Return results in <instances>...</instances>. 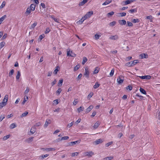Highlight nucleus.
Here are the masks:
<instances>
[{
    "mask_svg": "<svg viewBox=\"0 0 160 160\" xmlns=\"http://www.w3.org/2000/svg\"><path fill=\"white\" fill-rule=\"evenodd\" d=\"M80 68V65H77L74 68V71H76L78 70Z\"/></svg>",
    "mask_w": 160,
    "mask_h": 160,
    "instance_id": "nucleus-51",
    "label": "nucleus"
},
{
    "mask_svg": "<svg viewBox=\"0 0 160 160\" xmlns=\"http://www.w3.org/2000/svg\"><path fill=\"white\" fill-rule=\"evenodd\" d=\"M80 140H78L72 142H70V145L73 146L77 144H79L80 142Z\"/></svg>",
    "mask_w": 160,
    "mask_h": 160,
    "instance_id": "nucleus-13",
    "label": "nucleus"
},
{
    "mask_svg": "<svg viewBox=\"0 0 160 160\" xmlns=\"http://www.w3.org/2000/svg\"><path fill=\"white\" fill-rule=\"evenodd\" d=\"M63 82V79H61L59 80V82L58 83V86L60 87L61 86Z\"/></svg>",
    "mask_w": 160,
    "mask_h": 160,
    "instance_id": "nucleus-35",
    "label": "nucleus"
},
{
    "mask_svg": "<svg viewBox=\"0 0 160 160\" xmlns=\"http://www.w3.org/2000/svg\"><path fill=\"white\" fill-rule=\"evenodd\" d=\"M41 124L40 122H38L36 123L34 125V126L33 127H39L40 126H41Z\"/></svg>",
    "mask_w": 160,
    "mask_h": 160,
    "instance_id": "nucleus-54",
    "label": "nucleus"
},
{
    "mask_svg": "<svg viewBox=\"0 0 160 160\" xmlns=\"http://www.w3.org/2000/svg\"><path fill=\"white\" fill-rule=\"evenodd\" d=\"M112 0H106L102 4V5H106L112 2Z\"/></svg>",
    "mask_w": 160,
    "mask_h": 160,
    "instance_id": "nucleus-20",
    "label": "nucleus"
},
{
    "mask_svg": "<svg viewBox=\"0 0 160 160\" xmlns=\"http://www.w3.org/2000/svg\"><path fill=\"white\" fill-rule=\"evenodd\" d=\"M69 138V137L68 136H64V137H62L61 138V140L62 141V140H67Z\"/></svg>",
    "mask_w": 160,
    "mask_h": 160,
    "instance_id": "nucleus-43",
    "label": "nucleus"
},
{
    "mask_svg": "<svg viewBox=\"0 0 160 160\" xmlns=\"http://www.w3.org/2000/svg\"><path fill=\"white\" fill-rule=\"evenodd\" d=\"M116 23V21H113L109 23V25L111 27L114 26Z\"/></svg>",
    "mask_w": 160,
    "mask_h": 160,
    "instance_id": "nucleus-49",
    "label": "nucleus"
},
{
    "mask_svg": "<svg viewBox=\"0 0 160 160\" xmlns=\"http://www.w3.org/2000/svg\"><path fill=\"white\" fill-rule=\"evenodd\" d=\"M6 2L5 1H3L1 5L0 6V8H3L5 5Z\"/></svg>",
    "mask_w": 160,
    "mask_h": 160,
    "instance_id": "nucleus-53",
    "label": "nucleus"
},
{
    "mask_svg": "<svg viewBox=\"0 0 160 160\" xmlns=\"http://www.w3.org/2000/svg\"><path fill=\"white\" fill-rule=\"evenodd\" d=\"M137 12V9L136 8L131 9L129 11V12L131 13H132L134 12Z\"/></svg>",
    "mask_w": 160,
    "mask_h": 160,
    "instance_id": "nucleus-28",
    "label": "nucleus"
},
{
    "mask_svg": "<svg viewBox=\"0 0 160 160\" xmlns=\"http://www.w3.org/2000/svg\"><path fill=\"white\" fill-rule=\"evenodd\" d=\"M146 56H147V55L144 53H142L140 55V56L141 58H146Z\"/></svg>",
    "mask_w": 160,
    "mask_h": 160,
    "instance_id": "nucleus-33",
    "label": "nucleus"
},
{
    "mask_svg": "<svg viewBox=\"0 0 160 160\" xmlns=\"http://www.w3.org/2000/svg\"><path fill=\"white\" fill-rule=\"evenodd\" d=\"M100 86V84L98 82H96L95 84L93 86V88L96 89L98 88Z\"/></svg>",
    "mask_w": 160,
    "mask_h": 160,
    "instance_id": "nucleus-42",
    "label": "nucleus"
},
{
    "mask_svg": "<svg viewBox=\"0 0 160 160\" xmlns=\"http://www.w3.org/2000/svg\"><path fill=\"white\" fill-rule=\"evenodd\" d=\"M36 130V128L34 127H33L31 128L30 130V132L32 134H33L35 132Z\"/></svg>",
    "mask_w": 160,
    "mask_h": 160,
    "instance_id": "nucleus-18",
    "label": "nucleus"
},
{
    "mask_svg": "<svg viewBox=\"0 0 160 160\" xmlns=\"http://www.w3.org/2000/svg\"><path fill=\"white\" fill-rule=\"evenodd\" d=\"M127 26L128 27H132L133 26L132 23L129 21L127 22Z\"/></svg>",
    "mask_w": 160,
    "mask_h": 160,
    "instance_id": "nucleus-50",
    "label": "nucleus"
},
{
    "mask_svg": "<svg viewBox=\"0 0 160 160\" xmlns=\"http://www.w3.org/2000/svg\"><path fill=\"white\" fill-rule=\"evenodd\" d=\"M35 4H32L30 5V7L29 8L30 9L32 10V11H34L35 9Z\"/></svg>",
    "mask_w": 160,
    "mask_h": 160,
    "instance_id": "nucleus-16",
    "label": "nucleus"
},
{
    "mask_svg": "<svg viewBox=\"0 0 160 160\" xmlns=\"http://www.w3.org/2000/svg\"><path fill=\"white\" fill-rule=\"evenodd\" d=\"M118 22L119 24L121 25H125L126 24V21L124 20H120L118 21Z\"/></svg>",
    "mask_w": 160,
    "mask_h": 160,
    "instance_id": "nucleus-9",
    "label": "nucleus"
},
{
    "mask_svg": "<svg viewBox=\"0 0 160 160\" xmlns=\"http://www.w3.org/2000/svg\"><path fill=\"white\" fill-rule=\"evenodd\" d=\"M114 72V68H113L111 70V72L109 74V75H110V77H112L113 75Z\"/></svg>",
    "mask_w": 160,
    "mask_h": 160,
    "instance_id": "nucleus-44",
    "label": "nucleus"
},
{
    "mask_svg": "<svg viewBox=\"0 0 160 160\" xmlns=\"http://www.w3.org/2000/svg\"><path fill=\"white\" fill-rule=\"evenodd\" d=\"M37 22H35L32 24L31 25L29 28L30 29H34V28L37 26Z\"/></svg>",
    "mask_w": 160,
    "mask_h": 160,
    "instance_id": "nucleus-17",
    "label": "nucleus"
},
{
    "mask_svg": "<svg viewBox=\"0 0 160 160\" xmlns=\"http://www.w3.org/2000/svg\"><path fill=\"white\" fill-rule=\"evenodd\" d=\"M16 127V124L14 123H12L11 124L10 126V128L11 129H13Z\"/></svg>",
    "mask_w": 160,
    "mask_h": 160,
    "instance_id": "nucleus-40",
    "label": "nucleus"
},
{
    "mask_svg": "<svg viewBox=\"0 0 160 160\" xmlns=\"http://www.w3.org/2000/svg\"><path fill=\"white\" fill-rule=\"evenodd\" d=\"M78 153H79L78 152H73L72 153V157H74L75 156H77Z\"/></svg>",
    "mask_w": 160,
    "mask_h": 160,
    "instance_id": "nucleus-62",
    "label": "nucleus"
},
{
    "mask_svg": "<svg viewBox=\"0 0 160 160\" xmlns=\"http://www.w3.org/2000/svg\"><path fill=\"white\" fill-rule=\"evenodd\" d=\"M5 42H2L0 43V49H1L5 45Z\"/></svg>",
    "mask_w": 160,
    "mask_h": 160,
    "instance_id": "nucleus-31",
    "label": "nucleus"
},
{
    "mask_svg": "<svg viewBox=\"0 0 160 160\" xmlns=\"http://www.w3.org/2000/svg\"><path fill=\"white\" fill-rule=\"evenodd\" d=\"M49 17H50V18L52 19L55 22L58 23L60 22L59 20L58 19L56 18H55L53 16L50 15Z\"/></svg>",
    "mask_w": 160,
    "mask_h": 160,
    "instance_id": "nucleus-11",
    "label": "nucleus"
},
{
    "mask_svg": "<svg viewBox=\"0 0 160 160\" xmlns=\"http://www.w3.org/2000/svg\"><path fill=\"white\" fill-rule=\"evenodd\" d=\"M33 137H30L26 140V142L28 143L32 142L33 140Z\"/></svg>",
    "mask_w": 160,
    "mask_h": 160,
    "instance_id": "nucleus-21",
    "label": "nucleus"
},
{
    "mask_svg": "<svg viewBox=\"0 0 160 160\" xmlns=\"http://www.w3.org/2000/svg\"><path fill=\"white\" fill-rule=\"evenodd\" d=\"M93 92H91L88 96L87 98L88 99H90V98L92 97V96L93 95Z\"/></svg>",
    "mask_w": 160,
    "mask_h": 160,
    "instance_id": "nucleus-36",
    "label": "nucleus"
},
{
    "mask_svg": "<svg viewBox=\"0 0 160 160\" xmlns=\"http://www.w3.org/2000/svg\"><path fill=\"white\" fill-rule=\"evenodd\" d=\"M14 72V70L13 69L11 70L9 72V76L10 77L13 74Z\"/></svg>",
    "mask_w": 160,
    "mask_h": 160,
    "instance_id": "nucleus-56",
    "label": "nucleus"
},
{
    "mask_svg": "<svg viewBox=\"0 0 160 160\" xmlns=\"http://www.w3.org/2000/svg\"><path fill=\"white\" fill-rule=\"evenodd\" d=\"M113 143V142L111 141L110 142H109L105 144V146L106 147H108L110 145H112Z\"/></svg>",
    "mask_w": 160,
    "mask_h": 160,
    "instance_id": "nucleus-48",
    "label": "nucleus"
},
{
    "mask_svg": "<svg viewBox=\"0 0 160 160\" xmlns=\"http://www.w3.org/2000/svg\"><path fill=\"white\" fill-rule=\"evenodd\" d=\"M114 13V12L112 11L108 13L107 14V16L108 17H109L110 16L113 15Z\"/></svg>",
    "mask_w": 160,
    "mask_h": 160,
    "instance_id": "nucleus-24",
    "label": "nucleus"
},
{
    "mask_svg": "<svg viewBox=\"0 0 160 160\" xmlns=\"http://www.w3.org/2000/svg\"><path fill=\"white\" fill-rule=\"evenodd\" d=\"M103 141V139L101 138L96 140L94 143L96 145H98L100 143H101Z\"/></svg>",
    "mask_w": 160,
    "mask_h": 160,
    "instance_id": "nucleus-6",
    "label": "nucleus"
},
{
    "mask_svg": "<svg viewBox=\"0 0 160 160\" xmlns=\"http://www.w3.org/2000/svg\"><path fill=\"white\" fill-rule=\"evenodd\" d=\"M139 22V20L138 19H133L132 21V22L134 23H136L137 22Z\"/></svg>",
    "mask_w": 160,
    "mask_h": 160,
    "instance_id": "nucleus-57",
    "label": "nucleus"
},
{
    "mask_svg": "<svg viewBox=\"0 0 160 160\" xmlns=\"http://www.w3.org/2000/svg\"><path fill=\"white\" fill-rule=\"evenodd\" d=\"M84 21V20L82 18L81 19H80L77 22V23L78 24H81L82 23H83Z\"/></svg>",
    "mask_w": 160,
    "mask_h": 160,
    "instance_id": "nucleus-41",
    "label": "nucleus"
},
{
    "mask_svg": "<svg viewBox=\"0 0 160 160\" xmlns=\"http://www.w3.org/2000/svg\"><path fill=\"white\" fill-rule=\"evenodd\" d=\"M55 150V148H46L45 149L46 151L47 152H49V151H54V150Z\"/></svg>",
    "mask_w": 160,
    "mask_h": 160,
    "instance_id": "nucleus-27",
    "label": "nucleus"
},
{
    "mask_svg": "<svg viewBox=\"0 0 160 160\" xmlns=\"http://www.w3.org/2000/svg\"><path fill=\"white\" fill-rule=\"evenodd\" d=\"M30 90V88L28 87L26 88V89L24 92V93L25 94H27Z\"/></svg>",
    "mask_w": 160,
    "mask_h": 160,
    "instance_id": "nucleus-38",
    "label": "nucleus"
},
{
    "mask_svg": "<svg viewBox=\"0 0 160 160\" xmlns=\"http://www.w3.org/2000/svg\"><path fill=\"white\" fill-rule=\"evenodd\" d=\"M87 58L85 57H84L83 58L82 61V64L84 65L85 64V63L87 61Z\"/></svg>",
    "mask_w": 160,
    "mask_h": 160,
    "instance_id": "nucleus-45",
    "label": "nucleus"
},
{
    "mask_svg": "<svg viewBox=\"0 0 160 160\" xmlns=\"http://www.w3.org/2000/svg\"><path fill=\"white\" fill-rule=\"evenodd\" d=\"M20 76H21L20 72V71H18L17 72V75L16 76V79L17 80L19 78Z\"/></svg>",
    "mask_w": 160,
    "mask_h": 160,
    "instance_id": "nucleus-29",
    "label": "nucleus"
},
{
    "mask_svg": "<svg viewBox=\"0 0 160 160\" xmlns=\"http://www.w3.org/2000/svg\"><path fill=\"white\" fill-rule=\"evenodd\" d=\"M124 4L126 5L130 3L129 0H127L125 1L124 2Z\"/></svg>",
    "mask_w": 160,
    "mask_h": 160,
    "instance_id": "nucleus-59",
    "label": "nucleus"
},
{
    "mask_svg": "<svg viewBox=\"0 0 160 160\" xmlns=\"http://www.w3.org/2000/svg\"><path fill=\"white\" fill-rule=\"evenodd\" d=\"M51 121L50 119H47L44 125V127L45 128H47L48 125L51 123Z\"/></svg>",
    "mask_w": 160,
    "mask_h": 160,
    "instance_id": "nucleus-12",
    "label": "nucleus"
},
{
    "mask_svg": "<svg viewBox=\"0 0 160 160\" xmlns=\"http://www.w3.org/2000/svg\"><path fill=\"white\" fill-rule=\"evenodd\" d=\"M32 11V10L30 9L29 8H28L26 10V11L25 12V14L27 16H28L30 14Z\"/></svg>",
    "mask_w": 160,
    "mask_h": 160,
    "instance_id": "nucleus-10",
    "label": "nucleus"
},
{
    "mask_svg": "<svg viewBox=\"0 0 160 160\" xmlns=\"http://www.w3.org/2000/svg\"><path fill=\"white\" fill-rule=\"evenodd\" d=\"M6 17V15H4L1 18H0V24L1 23L2 21Z\"/></svg>",
    "mask_w": 160,
    "mask_h": 160,
    "instance_id": "nucleus-30",
    "label": "nucleus"
},
{
    "mask_svg": "<svg viewBox=\"0 0 160 160\" xmlns=\"http://www.w3.org/2000/svg\"><path fill=\"white\" fill-rule=\"evenodd\" d=\"M100 124L98 121H97L94 124L93 128L94 129H96L99 125Z\"/></svg>",
    "mask_w": 160,
    "mask_h": 160,
    "instance_id": "nucleus-19",
    "label": "nucleus"
},
{
    "mask_svg": "<svg viewBox=\"0 0 160 160\" xmlns=\"http://www.w3.org/2000/svg\"><path fill=\"white\" fill-rule=\"evenodd\" d=\"M121 17L125 16L126 15V13L125 12H120L118 13Z\"/></svg>",
    "mask_w": 160,
    "mask_h": 160,
    "instance_id": "nucleus-55",
    "label": "nucleus"
},
{
    "mask_svg": "<svg viewBox=\"0 0 160 160\" xmlns=\"http://www.w3.org/2000/svg\"><path fill=\"white\" fill-rule=\"evenodd\" d=\"M95 39H98L99 38L101 37V35H98V34H96L95 35Z\"/></svg>",
    "mask_w": 160,
    "mask_h": 160,
    "instance_id": "nucleus-63",
    "label": "nucleus"
},
{
    "mask_svg": "<svg viewBox=\"0 0 160 160\" xmlns=\"http://www.w3.org/2000/svg\"><path fill=\"white\" fill-rule=\"evenodd\" d=\"M131 65L132 66L135 65L138 62V61L137 60H135L133 61H131Z\"/></svg>",
    "mask_w": 160,
    "mask_h": 160,
    "instance_id": "nucleus-26",
    "label": "nucleus"
},
{
    "mask_svg": "<svg viewBox=\"0 0 160 160\" xmlns=\"http://www.w3.org/2000/svg\"><path fill=\"white\" fill-rule=\"evenodd\" d=\"M56 82H57V80H56V79H55L54 80V81L53 82H52L51 83V85L52 86L53 85H54L56 83Z\"/></svg>",
    "mask_w": 160,
    "mask_h": 160,
    "instance_id": "nucleus-64",
    "label": "nucleus"
},
{
    "mask_svg": "<svg viewBox=\"0 0 160 160\" xmlns=\"http://www.w3.org/2000/svg\"><path fill=\"white\" fill-rule=\"evenodd\" d=\"M94 154L93 152L92 151H90L88 152H84L83 155L85 156H88L89 157H91L92 155Z\"/></svg>",
    "mask_w": 160,
    "mask_h": 160,
    "instance_id": "nucleus-2",
    "label": "nucleus"
},
{
    "mask_svg": "<svg viewBox=\"0 0 160 160\" xmlns=\"http://www.w3.org/2000/svg\"><path fill=\"white\" fill-rule=\"evenodd\" d=\"M84 108H82V107H80L78 108V112H80L82 111L84 109Z\"/></svg>",
    "mask_w": 160,
    "mask_h": 160,
    "instance_id": "nucleus-52",
    "label": "nucleus"
},
{
    "mask_svg": "<svg viewBox=\"0 0 160 160\" xmlns=\"http://www.w3.org/2000/svg\"><path fill=\"white\" fill-rule=\"evenodd\" d=\"M67 55L68 56H70L72 57H74L76 56V54L74 53L72 51H67Z\"/></svg>",
    "mask_w": 160,
    "mask_h": 160,
    "instance_id": "nucleus-4",
    "label": "nucleus"
},
{
    "mask_svg": "<svg viewBox=\"0 0 160 160\" xmlns=\"http://www.w3.org/2000/svg\"><path fill=\"white\" fill-rule=\"evenodd\" d=\"M123 77L122 76H120L117 79V82L119 84H121L122 83L123 81Z\"/></svg>",
    "mask_w": 160,
    "mask_h": 160,
    "instance_id": "nucleus-3",
    "label": "nucleus"
},
{
    "mask_svg": "<svg viewBox=\"0 0 160 160\" xmlns=\"http://www.w3.org/2000/svg\"><path fill=\"white\" fill-rule=\"evenodd\" d=\"M85 72L84 74V75L86 78H88L89 77L90 74L88 68H85Z\"/></svg>",
    "mask_w": 160,
    "mask_h": 160,
    "instance_id": "nucleus-1",
    "label": "nucleus"
},
{
    "mask_svg": "<svg viewBox=\"0 0 160 160\" xmlns=\"http://www.w3.org/2000/svg\"><path fill=\"white\" fill-rule=\"evenodd\" d=\"M88 1V0H83L82 1L79 3L78 5L79 6H82L87 3Z\"/></svg>",
    "mask_w": 160,
    "mask_h": 160,
    "instance_id": "nucleus-14",
    "label": "nucleus"
},
{
    "mask_svg": "<svg viewBox=\"0 0 160 160\" xmlns=\"http://www.w3.org/2000/svg\"><path fill=\"white\" fill-rule=\"evenodd\" d=\"M45 35L44 34H42L40 35L38 38V41H41V40L44 37Z\"/></svg>",
    "mask_w": 160,
    "mask_h": 160,
    "instance_id": "nucleus-23",
    "label": "nucleus"
},
{
    "mask_svg": "<svg viewBox=\"0 0 160 160\" xmlns=\"http://www.w3.org/2000/svg\"><path fill=\"white\" fill-rule=\"evenodd\" d=\"M62 91V89L61 88H59L56 91V93L58 95H59Z\"/></svg>",
    "mask_w": 160,
    "mask_h": 160,
    "instance_id": "nucleus-37",
    "label": "nucleus"
},
{
    "mask_svg": "<svg viewBox=\"0 0 160 160\" xmlns=\"http://www.w3.org/2000/svg\"><path fill=\"white\" fill-rule=\"evenodd\" d=\"M93 11H91L88 12L85 15L88 18L93 14Z\"/></svg>",
    "mask_w": 160,
    "mask_h": 160,
    "instance_id": "nucleus-8",
    "label": "nucleus"
},
{
    "mask_svg": "<svg viewBox=\"0 0 160 160\" xmlns=\"http://www.w3.org/2000/svg\"><path fill=\"white\" fill-rule=\"evenodd\" d=\"M28 114V112L23 113L22 114L21 117H25Z\"/></svg>",
    "mask_w": 160,
    "mask_h": 160,
    "instance_id": "nucleus-60",
    "label": "nucleus"
},
{
    "mask_svg": "<svg viewBox=\"0 0 160 160\" xmlns=\"http://www.w3.org/2000/svg\"><path fill=\"white\" fill-rule=\"evenodd\" d=\"M28 98V97L27 96H25L24 98L23 101L22 102V105H24L25 102L27 101Z\"/></svg>",
    "mask_w": 160,
    "mask_h": 160,
    "instance_id": "nucleus-22",
    "label": "nucleus"
},
{
    "mask_svg": "<svg viewBox=\"0 0 160 160\" xmlns=\"http://www.w3.org/2000/svg\"><path fill=\"white\" fill-rule=\"evenodd\" d=\"M78 102V101L77 99H75L73 102V104L74 105H76Z\"/></svg>",
    "mask_w": 160,
    "mask_h": 160,
    "instance_id": "nucleus-58",
    "label": "nucleus"
},
{
    "mask_svg": "<svg viewBox=\"0 0 160 160\" xmlns=\"http://www.w3.org/2000/svg\"><path fill=\"white\" fill-rule=\"evenodd\" d=\"M99 72V69H98V68L96 67L95 68V69L94 70L93 73V74H96L98 73Z\"/></svg>",
    "mask_w": 160,
    "mask_h": 160,
    "instance_id": "nucleus-47",
    "label": "nucleus"
},
{
    "mask_svg": "<svg viewBox=\"0 0 160 160\" xmlns=\"http://www.w3.org/2000/svg\"><path fill=\"white\" fill-rule=\"evenodd\" d=\"M132 87L131 85H128L127 88L126 89H129L130 91H131L132 90Z\"/></svg>",
    "mask_w": 160,
    "mask_h": 160,
    "instance_id": "nucleus-61",
    "label": "nucleus"
},
{
    "mask_svg": "<svg viewBox=\"0 0 160 160\" xmlns=\"http://www.w3.org/2000/svg\"><path fill=\"white\" fill-rule=\"evenodd\" d=\"M93 107L92 105L90 106L86 110V113H88L93 108Z\"/></svg>",
    "mask_w": 160,
    "mask_h": 160,
    "instance_id": "nucleus-15",
    "label": "nucleus"
},
{
    "mask_svg": "<svg viewBox=\"0 0 160 160\" xmlns=\"http://www.w3.org/2000/svg\"><path fill=\"white\" fill-rule=\"evenodd\" d=\"M113 158V157L112 156L108 157L105 158L103 159V160H111Z\"/></svg>",
    "mask_w": 160,
    "mask_h": 160,
    "instance_id": "nucleus-34",
    "label": "nucleus"
},
{
    "mask_svg": "<svg viewBox=\"0 0 160 160\" xmlns=\"http://www.w3.org/2000/svg\"><path fill=\"white\" fill-rule=\"evenodd\" d=\"M6 103H4V102L0 103V109L2 108V107L6 106Z\"/></svg>",
    "mask_w": 160,
    "mask_h": 160,
    "instance_id": "nucleus-39",
    "label": "nucleus"
},
{
    "mask_svg": "<svg viewBox=\"0 0 160 160\" xmlns=\"http://www.w3.org/2000/svg\"><path fill=\"white\" fill-rule=\"evenodd\" d=\"M140 92L142 94H146V92L142 88H140Z\"/></svg>",
    "mask_w": 160,
    "mask_h": 160,
    "instance_id": "nucleus-25",
    "label": "nucleus"
},
{
    "mask_svg": "<svg viewBox=\"0 0 160 160\" xmlns=\"http://www.w3.org/2000/svg\"><path fill=\"white\" fill-rule=\"evenodd\" d=\"M10 137V135H8L6 136H4L3 138V140L4 141L6 140Z\"/></svg>",
    "mask_w": 160,
    "mask_h": 160,
    "instance_id": "nucleus-46",
    "label": "nucleus"
},
{
    "mask_svg": "<svg viewBox=\"0 0 160 160\" xmlns=\"http://www.w3.org/2000/svg\"><path fill=\"white\" fill-rule=\"evenodd\" d=\"M59 67L58 66L56 67V68L53 71V73L55 74H56L58 72L59 70Z\"/></svg>",
    "mask_w": 160,
    "mask_h": 160,
    "instance_id": "nucleus-32",
    "label": "nucleus"
},
{
    "mask_svg": "<svg viewBox=\"0 0 160 160\" xmlns=\"http://www.w3.org/2000/svg\"><path fill=\"white\" fill-rule=\"evenodd\" d=\"M118 36L117 35H116L114 36H111L109 38V39L111 40H116L118 38Z\"/></svg>",
    "mask_w": 160,
    "mask_h": 160,
    "instance_id": "nucleus-7",
    "label": "nucleus"
},
{
    "mask_svg": "<svg viewBox=\"0 0 160 160\" xmlns=\"http://www.w3.org/2000/svg\"><path fill=\"white\" fill-rule=\"evenodd\" d=\"M138 77L142 79H149L151 78V77L149 75H145L142 76H139Z\"/></svg>",
    "mask_w": 160,
    "mask_h": 160,
    "instance_id": "nucleus-5",
    "label": "nucleus"
}]
</instances>
